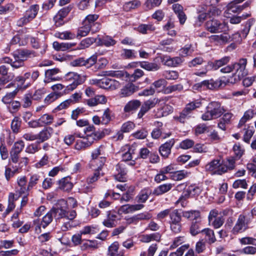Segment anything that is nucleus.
<instances>
[{
    "label": "nucleus",
    "mask_w": 256,
    "mask_h": 256,
    "mask_svg": "<svg viewBox=\"0 0 256 256\" xmlns=\"http://www.w3.org/2000/svg\"><path fill=\"white\" fill-rule=\"evenodd\" d=\"M80 129V130L76 132L75 134L83 140H78L76 142L75 148L78 150H84L89 146L94 140L101 138L104 136V132L100 129Z\"/></svg>",
    "instance_id": "nucleus-1"
},
{
    "label": "nucleus",
    "mask_w": 256,
    "mask_h": 256,
    "mask_svg": "<svg viewBox=\"0 0 256 256\" xmlns=\"http://www.w3.org/2000/svg\"><path fill=\"white\" fill-rule=\"evenodd\" d=\"M224 112V109L220 102H212L208 104L206 111L202 115V118L204 120H209L220 117Z\"/></svg>",
    "instance_id": "nucleus-2"
},
{
    "label": "nucleus",
    "mask_w": 256,
    "mask_h": 256,
    "mask_svg": "<svg viewBox=\"0 0 256 256\" xmlns=\"http://www.w3.org/2000/svg\"><path fill=\"white\" fill-rule=\"evenodd\" d=\"M246 64L247 60L245 58H240L238 62L233 64V70H236V72L233 76L234 77V80L230 78L228 80V82L230 83H235L246 76L247 74L246 69Z\"/></svg>",
    "instance_id": "nucleus-3"
},
{
    "label": "nucleus",
    "mask_w": 256,
    "mask_h": 256,
    "mask_svg": "<svg viewBox=\"0 0 256 256\" xmlns=\"http://www.w3.org/2000/svg\"><path fill=\"white\" fill-rule=\"evenodd\" d=\"M50 211L56 219L66 218L68 220H72L76 216L75 210L67 211L62 207H59L58 206L52 208Z\"/></svg>",
    "instance_id": "nucleus-4"
},
{
    "label": "nucleus",
    "mask_w": 256,
    "mask_h": 256,
    "mask_svg": "<svg viewBox=\"0 0 256 256\" xmlns=\"http://www.w3.org/2000/svg\"><path fill=\"white\" fill-rule=\"evenodd\" d=\"M246 212L240 214L236 222L232 228V232L234 234L242 233L248 228V224L250 222V218H248Z\"/></svg>",
    "instance_id": "nucleus-5"
},
{
    "label": "nucleus",
    "mask_w": 256,
    "mask_h": 256,
    "mask_svg": "<svg viewBox=\"0 0 256 256\" xmlns=\"http://www.w3.org/2000/svg\"><path fill=\"white\" fill-rule=\"evenodd\" d=\"M38 54L34 51L28 49L19 50L14 52L13 54L14 58H17L19 60L18 66L14 65L16 67L24 66V62L28 58H32L38 56Z\"/></svg>",
    "instance_id": "nucleus-6"
},
{
    "label": "nucleus",
    "mask_w": 256,
    "mask_h": 256,
    "mask_svg": "<svg viewBox=\"0 0 256 256\" xmlns=\"http://www.w3.org/2000/svg\"><path fill=\"white\" fill-rule=\"evenodd\" d=\"M39 6L38 5L34 4L30 6L24 13V16L20 18L16 22L18 26H22L32 20L36 16Z\"/></svg>",
    "instance_id": "nucleus-7"
},
{
    "label": "nucleus",
    "mask_w": 256,
    "mask_h": 256,
    "mask_svg": "<svg viewBox=\"0 0 256 256\" xmlns=\"http://www.w3.org/2000/svg\"><path fill=\"white\" fill-rule=\"evenodd\" d=\"M65 80L70 84L66 86L68 90H72L84 80V78L76 72H70L65 76Z\"/></svg>",
    "instance_id": "nucleus-8"
},
{
    "label": "nucleus",
    "mask_w": 256,
    "mask_h": 256,
    "mask_svg": "<svg viewBox=\"0 0 256 256\" xmlns=\"http://www.w3.org/2000/svg\"><path fill=\"white\" fill-rule=\"evenodd\" d=\"M94 84L99 88L106 90H114L120 86V84L118 81L108 78L96 80Z\"/></svg>",
    "instance_id": "nucleus-9"
},
{
    "label": "nucleus",
    "mask_w": 256,
    "mask_h": 256,
    "mask_svg": "<svg viewBox=\"0 0 256 256\" xmlns=\"http://www.w3.org/2000/svg\"><path fill=\"white\" fill-rule=\"evenodd\" d=\"M206 28L211 33H218L225 32L227 29V26L226 23L212 19L206 22Z\"/></svg>",
    "instance_id": "nucleus-10"
},
{
    "label": "nucleus",
    "mask_w": 256,
    "mask_h": 256,
    "mask_svg": "<svg viewBox=\"0 0 256 256\" xmlns=\"http://www.w3.org/2000/svg\"><path fill=\"white\" fill-rule=\"evenodd\" d=\"M205 168L206 171L219 175L226 172V168L224 166V164L221 163L218 160H212L205 166Z\"/></svg>",
    "instance_id": "nucleus-11"
},
{
    "label": "nucleus",
    "mask_w": 256,
    "mask_h": 256,
    "mask_svg": "<svg viewBox=\"0 0 256 256\" xmlns=\"http://www.w3.org/2000/svg\"><path fill=\"white\" fill-rule=\"evenodd\" d=\"M99 16L96 14H90L88 15L84 20L83 24L89 26L92 29V32L95 33L100 28V24L97 22Z\"/></svg>",
    "instance_id": "nucleus-12"
},
{
    "label": "nucleus",
    "mask_w": 256,
    "mask_h": 256,
    "mask_svg": "<svg viewBox=\"0 0 256 256\" xmlns=\"http://www.w3.org/2000/svg\"><path fill=\"white\" fill-rule=\"evenodd\" d=\"M160 102V100L157 98H154L145 101L142 106L140 110L138 113V118H141L146 112L150 108H154Z\"/></svg>",
    "instance_id": "nucleus-13"
},
{
    "label": "nucleus",
    "mask_w": 256,
    "mask_h": 256,
    "mask_svg": "<svg viewBox=\"0 0 256 256\" xmlns=\"http://www.w3.org/2000/svg\"><path fill=\"white\" fill-rule=\"evenodd\" d=\"M210 42L216 45H222L230 42V36L227 33L224 32L218 35H212L209 37Z\"/></svg>",
    "instance_id": "nucleus-14"
},
{
    "label": "nucleus",
    "mask_w": 256,
    "mask_h": 256,
    "mask_svg": "<svg viewBox=\"0 0 256 256\" xmlns=\"http://www.w3.org/2000/svg\"><path fill=\"white\" fill-rule=\"evenodd\" d=\"M107 102V98L103 94L95 95L92 98L86 100V104L90 107H94L98 104H105Z\"/></svg>",
    "instance_id": "nucleus-15"
},
{
    "label": "nucleus",
    "mask_w": 256,
    "mask_h": 256,
    "mask_svg": "<svg viewBox=\"0 0 256 256\" xmlns=\"http://www.w3.org/2000/svg\"><path fill=\"white\" fill-rule=\"evenodd\" d=\"M16 182L18 186L16 188V192L20 194L28 193L30 189H28V180L26 177L24 176H18L17 178Z\"/></svg>",
    "instance_id": "nucleus-16"
},
{
    "label": "nucleus",
    "mask_w": 256,
    "mask_h": 256,
    "mask_svg": "<svg viewBox=\"0 0 256 256\" xmlns=\"http://www.w3.org/2000/svg\"><path fill=\"white\" fill-rule=\"evenodd\" d=\"M174 143V140L172 138L162 144L159 148V152L160 155L164 158H168L171 152V149Z\"/></svg>",
    "instance_id": "nucleus-17"
},
{
    "label": "nucleus",
    "mask_w": 256,
    "mask_h": 256,
    "mask_svg": "<svg viewBox=\"0 0 256 256\" xmlns=\"http://www.w3.org/2000/svg\"><path fill=\"white\" fill-rule=\"evenodd\" d=\"M163 64L169 67H176L182 62L181 58L176 56L171 58L170 56H165L162 58Z\"/></svg>",
    "instance_id": "nucleus-18"
},
{
    "label": "nucleus",
    "mask_w": 256,
    "mask_h": 256,
    "mask_svg": "<svg viewBox=\"0 0 256 256\" xmlns=\"http://www.w3.org/2000/svg\"><path fill=\"white\" fill-rule=\"evenodd\" d=\"M250 2H246L242 5H238L234 1L228 4L226 7V12L228 14H231L232 12L236 14L242 12L244 8L248 6Z\"/></svg>",
    "instance_id": "nucleus-19"
},
{
    "label": "nucleus",
    "mask_w": 256,
    "mask_h": 256,
    "mask_svg": "<svg viewBox=\"0 0 256 256\" xmlns=\"http://www.w3.org/2000/svg\"><path fill=\"white\" fill-rule=\"evenodd\" d=\"M116 170L117 174L114 176L115 179L120 182H124L127 173L125 166L122 163L118 164L116 166Z\"/></svg>",
    "instance_id": "nucleus-20"
},
{
    "label": "nucleus",
    "mask_w": 256,
    "mask_h": 256,
    "mask_svg": "<svg viewBox=\"0 0 256 256\" xmlns=\"http://www.w3.org/2000/svg\"><path fill=\"white\" fill-rule=\"evenodd\" d=\"M52 118L50 116L45 114L42 116L38 120L33 121L32 122V126L33 128L45 126L52 123Z\"/></svg>",
    "instance_id": "nucleus-21"
},
{
    "label": "nucleus",
    "mask_w": 256,
    "mask_h": 256,
    "mask_svg": "<svg viewBox=\"0 0 256 256\" xmlns=\"http://www.w3.org/2000/svg\"><path fill=\"white\" fill-rule=\"evenodd\" d=\"M204 81L206 89L214 90L226 85V83L221 80H214L213 79H210V80H205Z\"/></svg>",
    "instance_id": "nucleus-22"
},
{
    "label": "nucleus",
    "mask_w": 256,
    "mask_h": 256,
    "mask_svg": "<svg viewBox=\"0 0 256 256\" xmlns=\"http://www.w3.org/2000/svg\"><path fill=\"white\" fill-rule=\"evenodd\" d=\"M138 90V87L132 83H128L120 90L122 97H126L132 95Z\"/></svg>",
    "instance_id": "nucleus-23"
},
{
    "label": "nucleus",
    "mask_w": 256,
    "mask_h": 256,
    "mask_svg": "<svg viewBox=\"0 0 256 256\" xmlns=\"http://www.w3.org/2000/svg\"><path fill=\"white\" fill-rule=\"evenodd\" d=\"M119 244L117 242H114L108 248V256H124V252L122 250H119Z\"/></svg>",
    "instance_id": "nucleus-24"
},
{
    "label": "nucleus",
    "mask_w": 256,
    "mask_h": 256,
    "mask_svg": "<svg viewBox=\"0 0 256 256\" xmlns=\"http://www.w3.org/2000/svg\"><path fill=\"white\" fill-rule=\"evenodd\" d=\"M106 162V158L101 156L99 158L92 159L90 162V166L94 170H100L104 166Z\"/></svg>",
    "instance_id": "nucleus-25"
},
{
    "label": "nucleus",
    "mask_w": 256,
    "mask_h": 256,
    "mask_svg": "<svg viewBox=\"0 0 256 256\" xmlns=\"http://www.w3.org/2000/svg\"><path fill=\"white\" fill-rule=\"evenodd\" d=\"M202 226L200 220L192 221L190 226V232L192 235L195 236L202 232Z\"/></svg>",
    "instance_id": "nucleus-26"
},
{
    "label": "nucleus",
    "mask_w": 256,
    "mask_h": 256,
    "mask_svg": "<svg viewBox=\"0 0 256 256\" xmlns=\"http://www.w3.org/2000/svg\"><path fill=\"white\" fill-rule=\"evenodd\" d=\"M59 71L58 68H53L46 70L45 72L46 79L44 82H50L51 81L59 80V78L56 76V75L58 73Z\"/></svg>",
    "instance_id": "nucleus-27"
},
{
    "label": "nucleus",
    "mask_w": 256,
    "mask_h": 256,
    "mask_svg": "<svg viewBox=\"0 0 256 256\" xmlns=\"http://www.w3.org/2000/svg\"><path fill=\"white\" fill-rule=\"evenodd\" d=\"M98 247V242L95 240H86L83 242L80 246V249L82 251L88 250H96Z\"/></svg>",
    "instance_id": "nucleus-28"
},
{
    "label": "nucleus",
    "mask_w": 256,
    "mask_h": 256,
    "mask_svg": "<svg viewBox=\"0 0 256 256\" xmlns=\"http://www.w3.org/2000/svg\"><path fill=\"white\" fill-rule=\"evenodd\" d=\"M172 187L173 184L170 183L161 184L154 190L153 194L156 196H160L170 191Z\"/></svg>",
    "instance_id": "nucleus-29"
},
{
    "label": "nucleus",
    "mask_w": 256,
    "mask_h": 256,
    "mask_svg": "<svg viewBox=\"0 0 256 256\" xmlns=\"http://www.w3.org/2000/svg\"><path fill=\"white\" fill-rule=\"evenodd\" d=\"M75 43L62 42L59 43L58 42H53L54 48L58 51H66L76 46Z\"/></svg>",
    "instance_id": "nucleus-30"
},
{
    "label": "nucleus",
    "mask_w": 256,
    "mask_h": 256,
    "mask_svg": "<svg viewBox=\"0 0 256 256\" xmlns=\"http://www.w3.org/2000/svg\"><path fill=\"white\" fill-rule=\"evenodd\" d=\"M73 187V184L70 182V178L67 176L62 178L59 181V188L64 191H69Z\"/></svg>",
    "instance_id": "nucleus-31"
},
{
    "label": "nucleus",
    "mask_w": 256,
    "mask_h": 256,
    "mask_svg": "<svg viewBox=\"0 0 256 256\" xmlns=\"http://www.w3.org/2000/svg\"><path fill=\"white\" fill-rule=\"evenodd\" d=\"M151 194V191L148 188L142 190L136 197V200L138 203H144L148 199Z\"/></svg>",
    "instance_id": "nucleus-32"
},
{
    "label": "nucleus",
    "mask_w": 256,
    "mask_h": 256,
    "mask_svg": "<svg viewBox=\"0 0 256 256\" xmlns=\"http://www.w3.org/2000/svg\"><path fill=\"white\" fill-rule=\"evenodd\" d=\"M141 105L139 100H134L128 102L124 107V111L128 112L131 111L136 110Z\"/></svg>",
    "instance_id": "nucleus-33"
},
{
    "label": "nucleus",
    "mask_w": 256,
    "mask_h": 256,
    "mask_svg": "<svg viewBox=\"0 0 256 256\" xmlns=\"http://www.w3.org/2000/svg\"><path fill=\"white\" fill-rule=\"evenodd\" d=\"M139 66L148 71H156L160 69V66L154 62H138Z\"/></svg>",
    "instance_id": "nucleus-34"
},
{
    "label": "nucleus",
    "mask_w": 256,
    "mask_h": 256,
    "mask_svg": "<svg viewBox=\"0 0 256 256\" xmlns=\"http://www.w3.org/2000/svg\"><path fill=\"white\" fill-rule=\"evenodd\" d=\"M134 154V149L132 148H128V152L122 154V159L124 162L130 161L128 164L130 166H134L135 164V161L132 160V155Z\"/></svg>",
    "instance_id": "nucleus-35"
},
{
    "label": "nucleus",
    "mask_w": 256,
    "mask_h": 256,
    "mask_svg": "<svg viewBox=\"0 0 256 256\" xmlns=\"http://www.w3.org/2000/svg\"><path fill=\"white\" fill-rule=\"evenodd\" d=\"M182 216L192 221L201 220L200 212L198 210L185 211L183 212Z\"/></svg>",
    "instance_id": "nucleus-36"
},
{
    "label": "nucleus",
    "mask_w": 256,
    "mask_h": 256,
    "mask_svg": "<svg viewBox=\"0 0 256 256\" xmlns=\"http://www.w3.org/2000/svg\"><path fill=\"white\" fill-rule=\"evenodd\" d=\"M72 9V6L70 5L69 6L64 7L60 10L54 18V20L56 22H57L58 20H62L63 18L68 14Z\"/></svg>",
    "instance_id": "nucleus-37"
},
{
    "label": "nucleus",
    "mask_w": 256,
    "mask_h": 256,
    "mask_svg": "<svg viewBox=\"0 0 256 256\" xmlns=\"http://www.w3.org/2000/svg\"><path fill=\"white\" fill-rule=\"evenodd\" d=\"M202 234L204 236L206 240L210 244L214 243L216 240L214 232L210 228H204Z\"/></svg>",
    "instance_id": "nucleus-38"
},
{
    "label": "nucleus",
    "mask_w": 256,
    "mask_h": 256,
    "mask_svg": "<svg viewBox=\"0 0 256 256\" xmlns=\"http://www.w3.org/2000/svg\"><path fill=\"white\" fill-rule=\"evenodd\" d=\"M230 60V57L224 56L220 60H214L213 62L211 63V65H212V68L215 70H216L220 67L226 64L229 62Z\"/></svg>",
    "instance_id": "nucleus-39"
},
{
    "label": "nucleus",
    "mask_w": 256,
    "mask_h": 256,
    "mask_svg": "<svg viewBox=\"0 0 256 256\" xmlns=\"http://www.w3.org/2000/svg\"><path fill=\"white\" fill-rule=\"evenodd\" d=\"M164 129H154L152 132V136L154 138L157 139L158 138H162V139L166 138L170 136L171 134L170 132H164Z\"/></svg>",
    "instance_id": "nucleus-40"
},
{
    "label": "nucleus",
    "mask_w": 256,
    "mask_h": 256,
    "mask_svg": "<svg viewBox=\"0 0 256 256\" xmlns=\"http://www.w3.org/2000/svg\"><path fill=\"white\" fill-rule=\"evenodd\" d=\"M189 173L184 170L174 171L170 176V178L174 180H180L188 176Z\"/></svg>",
    "instance_id": "nucleus-41"
},
{
    "label": "nucleus",
    "mask_w": 256,
    "mask_h": 256,
    "mask_svg": "<svg viewBox=\"0 0 256 256\" xmlns=\"http://www.w3.org/2000/svg\"><path fill=\"white\" fill-rule=\"evenodd\" d=\"M141 5V2L138 0H133L126 2L124 5V9L126 11H130L138 8Z\"/></svg>",
    "instance_id": "nucleus-42"
},
{
    "label": "nucleus",
    "mask_w": 256,
    "mask_h": 256,
    "mask_svg": "<svg viewBox=\"0 0 256 256\" xmlns=\"http://www.w3.org/2000/svg\"><path fill=\"white\" fill-rule=\"evenodd\" d=\"M96 42L94 38H87L82 40L76 50H83L89 47L91 44Z\"/></svg>",
    "instance_id": "nucleus-43"
},
{
    "label": "nucleus",
    "mask_w": 256,
    "mask_h": 256,
    "mask_svg": "<svg viewBox=\"0 0 256 256\" xmlns=\"http://www.w3.org/2000/svg\"><path fill=\"white\" fill-rule=\"evenodd\" d=\"M232 116V114L231 113L225 114L218 124V128H224L226 126L230 123Z\"/></svg>",
    "instance_id": "nucleus-44"
},
{
    "label": "nucleus",
    "mask_w": 256,
    "mask_h": 256,
    "mask_svg": "<svg viewBox=\"0 0 256 256\" xmlns=\"http://www.w3.org/2000/svg\"><path fill=\"white\" fill-rule=\"evenodd\" d=\"M53 217V214L50 210L43 216L42 220H41L42 228H45L47 226H48L52 221Z\"/></svg>",
    "instance_id": "nucleus-45"
},
{
    "label": "nucleus",
    "mask_w": 256,
    "mask_h": 256,
    "mask_svg": "<svg viewBox=\"0 0 256 256\" xmlns=\"http://www.w3.org/2000/svg\"><path fill=\"white\" fill-rule=\"evenodd\" d=\"M183 89V86L182 84H178L174 85L169 86L164 90V92L165 94H170L174 92H180Z\"/></svg>",
    "instance_id": "nucleus-46"
},
{
    "label": "nucleus",
    "mask_w": 256,
    "mask_h": 256,
    "mask_svg": "<svg viewBox=\"0 0 256 256\" xmlns=\"http://www.w3.org/2000/svg\"><path fill=\"white\" fill-rule=\"evenodd\" d=\"M99 42L101 45L108 47L114 46L116 44V41L112 37L107 36L99 38Z\"/></svg>",
    "instance_id": "nucleus-47"
},
{
    "label": "nucleus",
    "mask_w": 256,
    "mask_h": 256,
    "mask_svg": "<svg viewBox=\"0 0 256 256\" xmlns=\"http://www.w3.org/2000/svg\"><path fill=\"white\" fill-rule=\"evenodd\" d=\"M190 196H192V194L190 193V188H188L184 192L182 196L179 198V199L176 202V204H180L181 206L184 207L186 204V200Z\"/></svg>",
    "instance_id": "nucleus-48"
},
{
    "label": "nucleus",
    "mask_w": 256,
    "mask_h": 256,
    "mask_svg": "<svg viewBox=\"0 0 256 256\" xmlns=\"http://www.w3.org/2000/svg\"><path fill=\"white\" fill-rule=\"evenodd\" d=\"M50 136V132L48 129L43 130L38 134V141L37 143L40 144L47 140Z\"/></svg>",
    "instance_id": "nucleus-49"
},
{
    "label": "nucleus",
    "mask_w": 256,
    "mask_h": 256,
    "mask_svg": "<svg viewBox=\"0 0 256 256\" xmlns=\"http://www.w3.org/2000/svg\"><path fill=\"white\" fill-rule=\"evenodd\" d=\"M233 150L234 154V158L237 160L240 159L244 152V150L240 144H234L233 146Z\"/></svg>",
    "instance_id": "nucleus-50"
},
{
    "label": "nucleus",
    "mask_w": 256,
    "mask_h": 256,
    "mask_svg": "<svg viewBox=\"0 0 256 256\" xmlns=\"http://www.w3.org/2000/svg\"><path fill=\"white\" fill-rule=\"evenodd\" d=\"M92 32V29L86 24L82 23V26L80 27L78 30L77 37H83L87 36L90 32Z\"/></svg>",
    "instance_id": "nucleus-51"
},
{
    "label": "nucleus",
    "mask_w": 256,
    "mask_h": 256,
    "mask_svg": "<svg viewBox=\"0 0 256 256\" xmlns=\"http://www.w3.org/2000/svg\"><path fill=\"white\" fill-rule=\"evenodd\" d=\"M112 112L109 108L104 110L102 116V124H106L111 120V114Z\"/></svg>",
    "instance_id": "nucleus-52"
},
{
    "label": "nucleus",
    "mask_w": 256,
    "mask_h": 256,
    "mask_svg": "<svg viewBox=\"0 0 256 256\" xmlns=\"http://www.w3.org/2000/svg\"><path fill=\"white\" fill-rule=\"evenodd\" d=\"M40 178V176L38 174H32L28 182V189L31 190L38 183Z\"/></svg>",
    "instance_id": "nucleus-53"
},
{
    "label": "nucleus",
    "mask_w": 256,
    "mask_h": 256,
    "mask_svg": "<svg viewBox=\"0 0 256 256\" xmlns=\"http://www.w3.org/2000/svg\"><path fill=\"white\" fill-rule=\"evenodd\" d=\"M162 2V0H146L144 4L146 10H150L159 6Z\"/></svg>",
    "instance_id": "nucleus-54"
},
{
    "label": "nucleus",
    "mask_w": 256,
    "mask_h": 256,
    "mask_svg": "<svg viewBox=\"0 0 256 256\" xmlns=\"http://www.w3.org/2000/svg\"><path fill=\"white\" fill-rule=\"evenodd\" d=\"M200 106L201 102H193L187 104L184 110L192 115V111L196 108L200 107Z\"/></svg>",
    "instance_id": "nucleus-55"
},
{
    "label": "nucleus",
    "mask_w": 256,
    "mask_h": 256,
    "mask_svg": "<svg viewBox=\"0 0 256 256\" xmlns=\"http://www.w3.org/2000/svg\"><path fill=\"white\" fill-rule=\"evenodd\" d=\"M170 224L180 223L181 221V216L178 213V210H175L170 214Z\"/></svg>",
    "instance_id": "nucleus-56"
},
{
    "label": "nucleus",
    "mask_w": 256,
    "mask_h": 256,
    "mask_svg": "<svg viewBox=\"0 0 256 256\" xmlns=\"http://www.w3.org/2000/svg\"><path fill=\"white\" fill-rule=\"evenodd\" d=\"M56 36L62 40H72L74 38V34L68 31L56 33Z\"/></svg>",
    "instance_id": "nucleus-57"
},
{
    "label": "nucleus",
    "mask_w": 256,
    "mask_h": 256,
    "mask_svg": "<svg viewBox=\"0 0 256 256\" xmlns=\"http://www.w3.org/2000/svg\"><path fill=\"white\" fill-rule=\"evenodd\" d=\"M17 92V90H15L12 92L6 94V96L2 98V102L6 104H10L16 94Z\"/></svg>",
    "instance_id": "nucleus-58"
},
{
    "label": "nucleus",
    "mask_w": 256,
    "mask_h": 256,
    "mask_svg": "<svg viewBox=\"0 0 256 256\" xmlns=\"http://www.w3.org/2000/svg\"><path fill=\"white\" fill-rule=\"evenodd\" d=\"M155 30L154 27L152 24H142L138 28V31L142 34H146L148 30L153 31Z\"/></svg>",
    "instance_id": "nucleus-59"
},
{
    "label": "nucleus",
    "mask_w": 256,
    "mask_h": 256,
    "mask_svg": "<svg viewBox=\"0 0 256 256\" xmlns=\"http://www.w3.org/2000/svg\"><path fill=\"white\" fill-rule=\"evenodd\" d=\"M162 76L167 80H176L178 77V72L174 70L164 71Z\"/></svg>",
    "instance_id": "nucleus-60"
},
{
    "label": "nucleus",
    "mask_w": 256,
    "mask_h": 256,
    "mask_svg": "<svg viewBox=\"0 0 256 256\" xmlns=\"http://www.w3.org/2000/svg\"><path fill=\"white\" fill-rule=\"evenodd\" d=\"M14 195L13 193H10L9 194L8 205L6 212L4 213V214H8L14 208L15 204L14 202Z\"/></svg>",
    "instance_id": "nucleus-61"
},
{
    "label": "nucleus",
    "mask_w": 256,
    "mask_h": 256,
    "mask_svg": "<svg viewBox=\"0 0 256 256\" xmlns=\"http://www.w3.org/2000/svg\"><path fill=\"white\" fill-rule=\"evenodd\" d=\"M104 155V148L100 146L95 149L92 153V159L99 158L100 156Z\"/></svg>",
    "instance_id": "nucleus-62"
},
{
    "label": "nucleus",
    "mask_w": 256,
    "mask_h": 256,
    "mask_svg": "<svg viewBox=\"0 0 256 256\" xmlns=\"http://www.w3.org/2000/svg\"><path fill=\"white\" fill-rule=\"evenodd\" d=\"M194 144V142L190 139H186L182 140L180 144V147L184 150H187L191 148Z\"/></svg>",
    "instance_id": "nucleus-63"
},
{
    "label": "nucleus",
    "mask_w": 256,
    "mask_h": 256,
    "mask_svg": "<svg viewBox=\"0 0 256 256\" xmlns=\"http://www.w3.org/2000/svg\"><path fill=\"white\" fill-rule=\"evenodd\" d=\"M232 187L234 188H246L248 187V184L246 180H238L234 182L232 184Z\"/></svg>",
    "instance_id": "nucleus-64"
}]
</instances>
